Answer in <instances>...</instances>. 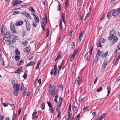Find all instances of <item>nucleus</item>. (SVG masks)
Returning <instances> with one entry per match:
<instances>
[{"mask_svg":"<svg viewBox=\"0 0 120 120\" xmlns=\"http://www.w3.org/2000/svg\"><path fill=\"white\" fill-rule=\"evenodd\" d=\"M120 13V7L116 9H112L108 12L107 14V18L108 19H110L112 16L114 18L116 17V16H118Z\"/></svg>","mask_w":120,"mask_h":120,"instance_id":"1","label":"nucleus"},{"mask_svg":"<svg viewBox=\"0 0 120 120\" xmlns=\"http://www.w3.org/2000/svg\"><path fill=\"white\" fill-rule=\"evenodd\" d=\"M20 85V84H19L16 83L13 86V88L14 89L13 91V93L15 96H17L19 93Z\"/></svg>","mask_w":120,"mask_h":120,"instance_id":"2","label":"nucleus"},{"mask_svg":"<svg viewBox=\"0 0 120 120\" xmlns=\"http://www.w3.org/2000/svg\"><path fill=\"white\" fill-rule=\"evenodd\" d=\"M108 54L107 51L105 52V53H102L99 49L98 50L96 55V56L98 57V56H101V57L104 58L106 57Z\"/></svg>","mask_w":120,"mask_h":120,"instance_id":"3","label":"nucleus"},{"mask_svg":"<svg viewBox=\"0 0 120 120\" xmlns=\"http://www.w3.org/2000/svg\"><path fill=\"white\" fill-rule=\"evenodd\" d=\"M49 95L52 96L54 95L57 92L56 86L53 85L52 87L49 89Z\"/></svg>","mask_w":120,"mask_h":120,"instance_id":"4","label":"nucleus"},{"mask_svg":"<svg viewBox=\"0 0 120 120\" xmlns=\"http://www.w3.org/2000/svg\"><path fill=\"white\" fill-rule=\"evenodd\" d=\"M82 79V77L81 76H79L76 78L75 81L74 85H76L77 87H79L81 82Z\"/></svg>","mask_w":120,"mask_h":120,"instance_id":"5","label":"nucleus"},{"mask_svg":"<svg viewBox=\"0 0 120 120\" xmlns=\"http://www.w3.org/2000/svg\"><path fill=\"white\" fill-rule=\"evenodd\" d=\"M64 15L65 14L63 13H62V16L61 17V19H60V25H59V27L60 28V29L61 30L62 29L61 28V25H62V20H63L64 23H65V21L64 20Z\"/></svg>","mask_w":120,"mask_h":120,"instance_id":"6","label":"nucleus"},{"mask_svg":"<svg viewBox=\"0 0 120 120\" xmlns=\"http://www.w3.org/2000/svg\"><path fill=\"white\" fill-rule=\"evenodd\" d=\"M24 21L26 23V30L28 31H29L30 30V29L31 27L30 23L28 21L27 19H25L24 20Z\"/></svg>","mask_w":120,"mask_h":120,"instance_id":"7","label":"nucleus"},{"mask_svg":"<svg viewBox=\"0 0 120 120\" xmlns=\"http://www.w3.org/2000/svg\"><path fill=\"white\" fill-rule=\"evenodd\" d=\"M10 28L12 32L14 33H15L16 32V30L13 23H12L10 24Z\"/></svg>","mask_w":120,"mask_h":120,"instance_id":"8","label":"nucleus"},{"mask_svg":"<svg viewBox=\"0 0 120 120\" xmlns=\"http://www.w3.org/2000/svg\"><path fill=\"white\" fill-rule=\"evenodd\" d=\"M110 34L109 37L108 38V39L109 40H112L113 37H114V34H115V31L113 30H112L110 32Z\"/></svg>","mask_w":120,"mask_h":120,"instance_id":"9","label":"nucleus"},{"mask_svg":"<svg viewBox=\"0 0 120 120\" xmlns=\"http://www.w3.org/2000/svg\"><path fill=\"white\" fill-rule=\"evenodd\" d=\"M3 34L4 35V36L5 38H11L12 34L11 32H9L4 33Z\"/></svg>","mask_w":120,"mask_h":120,"instance_id":"10","label":"nucleus"},{"mask_svg":"<svg viewBox=\"0 0 120 120\" xmlns=\"http://www.w3.org/2000/svg\"><path fill=\"white\" fill-rule=\"evenodd\" d=\"M18 37L17 36L15 35L12 34L11 38L12 39L11 42L12 44L15 43L16 41V39Z\"/></svg>","mask_w":120,"mask_h":120,"instance_id":"11","label":"nucleus"},{"mask_svg":"<svg viewBox=\"0 0 120 120\" xmlns=\"http://www.w3.org/2000/svg\"><path fill=\"white\" fill-rule=\"evenodd\" d=\"M112 38V44L111 45H114V43L117 42L118 40V38L117 37L115 36L113 37Z\"/></svg>","mask_w":120,"mask_h":120,"instance_id":"12","label":"nucleus"},{"mask_svg":"<svg viewBox=\"0 0 120 120\" xmlns=\"http://www.w3.org/2000/svg\"><path fill=\"white\" fill-rule=\"evenodd\" d=\"M108 64V63L106 61H104L102 65V71L104 72L105 69V68Z\"/></svg>","mask_w":120,"mask_h":120,"instance_id":"13","label":"nucleus"},{"mask_svg":"<svg viewBox=\"0 0 120 120\" xmlns=\"http://www.w3.org/2000/svg\"><path fill=\"white\" fill-rule=\"evenodd\" d=\"M16 23L15 24V25L16 26H20L22 25L23 23V21H19L18 22H15Z\"/></svg>","mask_w":120,"mask_h":120,"instance_id":"14","label":"nucleus"},{"mask_svg":"<svg viewBox=\"0 0 120 120\" xmlns=\"http://www.w3.org/2000/svg\"><path fill=\"white\" fill-rule=\"evenodd\" d=\"M30 49L29 47H27L24 49V50L25 53H29L30 52Z\"/></svg>","mask_w":120,"mask_h":120,"instance_id":"15","label":"nucleus"},{"mask_svg":"<svg viewBox=\"0 0 120 120\" xmlns=\"http://www.w3.org/2000/svg\"><path fill=\"white\" fill-rule=\"evenodd\" d=\"M18 0H13L11 2L12 4L13 5H18Z\"/></svg>","mask_w":120,"mask_h":120,"instance_id":"16","label":"nucleus"},{"mask_svg":"<svg viewBox=\"0 0 120 120\" xmlns=\"http://www.w3.org/2000/svg\"><path fill=\"white\" fill-rule=\"evenodd\" d=\"M38 115L36 112H34L32 114L33 119H34L35 117H37Z\"/></svg>","mask_w":120,"mask_h":120,"instance_id":"17","label":"nucleus"},{"mask_svg":"<svg viewBox=\"0 0 120 120\" xmlns=\"http://www.w3.org/2000/svg\"><path fill=\"white\" fill-rule=\"evenodd\" d=\"M106 114V113H103L101 115V117H100L99 118L97 119L96 120H102L104 118Z\"/></svg>","mask_w":120,"mask_h":120,"instance_id":"18","label":"nucleus"},{"mask_svg":"<svg viewBox=\"0 0 120 120\" xmlns=\"http://www.w3.org/2000/svg\"><path fill=\"white\" fill-rule=\"evenodd\" d=\"M22 67H20L15 71V73H16L19 74L20 71L22 70Z\"/></svg>","mask_w":120,"mask_h":120,"instance_id":"19","label":"nucleus"},{"mask_svg":"<svg viewBox=\"0 0 120 120\" xmlns=\"http://www.w3.org/2000/svg\"><path fill=\"white\" fill-rule=\"evenodd\" d=\"M63 61H64V60L63 59L62 60V62L58 66V69H59V70H58V74H59V71H60L61 69V67L62 66V64H63Z\"/></svg>","mask_w":120,"mask_h":120,"instance_id":"20","label":"nucleus"},{"mask_svg":"<svg viewBox=\"0 0 120 120\" xmlns=\"http://www.w3.org/2000/svg\"><path fill=\"white\" fill-rule=\"evenodd\" d=\"M11 41V40L10 39L9 40L8 39H7L6 42V44L7 45H8L10 44H11L12 42Z\"/></svg>","mask_w":120,"mask_h":120,"instance_id":"21","label":"nucleus"},{"mask_svg":"<svg viewBox=\"0 0 120 120\" xmlns=\"http://www.w3.org/2000/svg\"><path fill=\"white\" fill-rule=\"evenodd\" d=\"M57 65L56 64H55L54 65V75L55 76H56V74H57Z\"/></svg>","mask_w":120,"mask_h":120,"instance_id":"22","label":"nucleus"},{"mask_svg":"<svg viewBox=\"0 0 120 120\" xmlns=\"http://www.w3.org/2000/svg\"><path fill=\"white\" fill-rule=\"evenodd\" d=\"M34 57V54L30 55L29 56H28L27 57V59L30 60H31Z\"/></svg>","mask_w":120,"mask_h":120,"instance_id":"23","label":"nucleus"},{"mask_svg":"<svg viewBox=\"0 0 120 120\" xmlns=\"http://www.w3.org/2000/svg\"><path fill=\"white\" fill-rule=\"evenodd\" d=\"M34 17V18L36 22H37L38 23H39V18L37 16V15L35 16Z\"/></svg>","mask_w":120,"mask_h":120,"instance_id":"24","label":"nucleus"},{"mask_svg":"<svg viewBox=\"0 0 120 120\" xmlns=\"http://www.w3.org/2000/svg\"><path fill=\"white\" fill-rule=\"evenodd\" d=\"M79 50V48L77 49H76L74 51L73 53H72V55L74 56H75L77 54V53L78 52V51Z\"/></svg>","mask_w":120,"mask_h":120,"instance_id":"25","label":"nucleus"},{"mask_svg":"<svg viewBox=\"0 0 120 120\" xmlns=\"http://www.w3.org/2000/svg\"><path fill=\"white\" fill-rule=\"evenodd\" d=\"M83 37V32H82L80 34L79 36V39H80V41L81 42L82 39Z\"/></svg>","mask_w":120,"mask_h":120,"instance_id":"26","label":"nucleus"},{"mask_svg":"<svg viewBox=\"0 0 120 120\" xmlns=\"http://www.w3.org/2000/svg\"><path fill=\"white\" fill-rule=\"evenodd\" d=\"M41 60H40V61L38 62V63L37 65L36 66V70L38 69L39 68V66L40 64L41 63Z\"/></svg>","mask_w":120,"mask_h":120,"instance_id":"27","label":"nucleus"},{"mask_svg":"<svg viewBox=\"0 0 120 120\" xmlns=\"http://www.w3.org/2000/svg\"><path fill=\"white\" fill-rule=\"evenodd\" d=\"M35 62H32L30 61L29 63L28 64L26 65V67H28L29 66H31L32 65H33L34 64Z\"/></svg>","mask_w":120,"mask_h":120,"instance_id":"28","label":"nucleus"},{"mask_svg":"<svg viewBox=\"0 0 120 120\" xmlns=\"http://www.w3.org/2000/svg\"><path fill=\"white\" fill-rule=\"evenodd\" d=\"M15 54L17 55H19L20 54V52L18 49H17L15 51Z\"/></svg>","mask_w":120,"mask_h":120,"instance_id":"29","label":"nucleus"},{"mask_svg":"<svg viewBox=\"0 0 120 120\" xmlns=\"http://www.w3.org/2000/svg\"><path fill=\"white\" fill-rule=\"evenodd\" d=\"M46 19L45 18H43V22L42 21V23H44L46 24H46L47 23V18L46 16Z\"/></svg>","mask_w":120,"mask_h":120,"instance_id":"30","label":"nucleus"},{"mask_svg":"<svg viewBox=\"0 0 120 120\" xmlns=\"http://www.w3.org/2000/svg\"><path fill=\"white\" fill-rule=\"evenodd\" d=\"M58 95L57 94L55 96L54 100L56 103H57L58 102L57 99L58 98Z\"/></svg>","mask_w":120,"mask_h":120,"instance_id":"31","label":"nucleus"},{"mask_svg":"<svg viewBox=\"0 0 120 120\" xmlns=\"http://www.w3.org/2000/svg\"><path fill=\"white\" fill-rule=\"evenodd\" d=\"M20 59V56H19L15 55V60L17 61L19 60Z\"/></svg>","mask_w":120,"mask_h":120,"instance_id":"32","label":"nucleus"},{"mask_svg":"<svg viewBox=\"0 0 120 120\" xmlns=\"http://www.w3.org/2000/svg\"><path fill=\"white\" fill-rule=\"evenodd\" d=\"M98 59V57L96 56L94 59V63L96 64L97 63Z\"/></svg>","mask_w":120,"mask_h":120,"instance_id":"33","label":"nucleus"},{"mask_svg":"<svg viewBox=\"0 0 120 120\" xmlns=\"http://www.w3.org/2000/svg\"><path fill=\"white\" fill-rule=\"evenodd\" d=\"M40 106L42 109H44L45 107V103H42L41 105Z\"/></svg>","mask_w":120,"mask_h":120,"instance_id":"34","label":"nucleus"},{"mask_svg":"<svg viewBox=\"0 0 120 120\" xmlns=\"http://www.w3.org/2000/svg\"><path fill=\"white\" fill-rule=\"evenodd\" d=\"M49 111H50V112L51 113H53L54 112V109L52 107L51 108H49Z\"/></svg>","mask_w":120,"mask_h":120,"instance_id":"35","label":"nucleus"},{"mask_svg":"<svg viewBox=\"0 0 120 120\" xmlns=\"http://www.w3.org/2000/svg\"><path fill=\"white\" fill-rule=\"evenodd\" d=\"M107 90H108V95L109 94L111 91V87L110 86H107Z\"/></svg>","mask_w":120,"mask_h":120,"instance_id":"36","label":"nucleus"},{"mask_svg":"<svg viewBox=\"0 0 120 120\" xmlns=\"http://www.w3.org/2000/svg\"><path fill=\"white\" fill-rule=\"evenodd\" d=\"M71 48H72L73 49H74L75 48V43L74 42H72L71 44Z\"/></svg>","mask_w":120,"mask_h":120,"instance_id":"37","label":"nucleus"},{"mask_svg":"<svg viewBox=\"0 0 120 120\" xmlns=\"http://www.w3.org/2000/svg\"><path fill=\"white\" fill-rule=\"evenodd\" d=\"M27 13V16H26V17L27 18L28 17V18L30 19V20H31L32 18L31 17L30 15V14L29 13Z\"/></svg>","mask_w":120,"mask_h":120,"instance_id":"38","label":"nucleus"},{"mask_svg":"<svg viewBox=\"0 0 120 120\" xmlns=\"http://www.w3.org/2000/svg\"><path fill=\"white\" fill-rule=\"evenodd\" d=\"M97 45L98 47H102V46L100 44V41H98V42L97 43Z\"/></svg>","mask_w":120,"mask_h":120,"instance_id":"39","label":"nucleus"},{"mask_svg":"<svg viewBox=\"0 0 120 120\" xmlns=\"http://www.w3.org/2000/svg\"><path fill=\"white\" fill-rule=\"evenodd\" d=\"M21 87L20 90L21 91H22L24 89V86L23 83H22L21 85Z\"/></svg>","mask_w":120,"mask_h":120,"instance_id":"40","label":"nucleus"},{"mask_svg":"<svg viewBox=\"0 0 120 120\" xmlns=\"http://www.w3.org/2000/svg\"><path fill=\"white\" fill-rule=\"evenodd\" d=\"M83 98L81 96H79V101L80 103L82 101V99Z\"/></svg>","mask_w":120,"mask_h":120,"instance_id":"41","label":"nucleus"},{"mask_svg":"<svg viewBox=\"0 0 120 120\" xmlns=\"http://www.w3.org/2000/svg\"><path fill=\"white\" fill-rule=\"evenodd\" d=\"M28 13L26 11H23V12H22L21 13V14L22 15H25L26 17L27 16V13Z\"/></svg>","mask_w":120,"mask_h":120,"instance_id":"42","label":"nucleus"},{"mask_svg":"<svg viewBox=\"0 0 120 120\" xmlns=\"http://www.w3.org/2000/svg\"><path fill=\"white\" fill-rule=\"evenodd\" d=\"M23 60L22 59L19 62V63H17V65L18 66H20L22 63Z\"/></svg>","mask_w":120,"mask_h":120,"instance_id":"43","label":"nucleus"},{"mask_svg":"<svg viewBox=\"0 0 120 120\" xmlns=\"http://www.w3.org/2000/svg\"><path fill=\"white\" fill-rule=\"evenodd\" d=\"M74 108L75 111V113H76L78 111L79 109L77 107H76V106H74Z\"/></svg>","mask_w":120,"mask_h":120,"instance_id":"44","label":"nucleus"},{"mask_svg":"<svg viewBox=\"0 0 120 120\" xmlns=\"http://www.w3.org/2000/svg\"><path fill=\"white\" fill-rule=\"evenodd\" d=\"M47 32L46 33V35L45 36V38H47L49 36V29L48 28H47Z\"/></svg>","mask_w":120,"mask_h":120,"instance_id":"45","label":"nucleus"},{"mask_svg":"<svg viewBox=\"0 0 120 120\" xmlns=\"http://www.w3.org/2000/svg\"><path fill=\"white\" fill-rule=\"evenodd\" d=\"M47 103L49 107V108H51L52 107V104L50 102H47Z\"/></svg>","mask_w":120,"mask_h":120,"instance_id":"46","label":"nucleus"},{"mask_svg":"<svg viewBox=\"0 0 120 120\" xmlns=\"http://www.w3.org/2000/svg\"><path fill=\"white\" fill-rule=\"evenodd\" d=\"M61 112H58V114L57 115V117L58 118V119H60L61 116Z\"/></svg>","mask_w":120,"mask_h":120,"instance_id":"47","label":"nucleus"},{"mask_svg":"<svg viewBox=\"0 0 120 120\" xmlns=\"http://www.w3.org/2000/svg\"><path fill=\"white\" fill-rule=\"evenodd\" d=\"M29 9L34 12H35L33 8L31 7H29Z\"/></svg>","mask_w":120,"mask_h":120,"instance_id":"48","label":"nucleus"},{"mask_svg":"<svg viewBox=\"0 0 120 120\" xmlns=\"http://www.w3.org/2000/svg\"><path fill=\"white\" fill-rule=\"evenodd\" d=\"M75 56H74L72 55L71 57V58L70 59V61L71 62L73 60L74 58L75 57Z\"/></svg>","mask_w":120,"mask_h":120,"instance_id":"49","label":"nucleus"},{"mask_svg":"<svg viewBox=\"0 0 120 120\" xmlns=\"http://www.w3.org/2000/svg\"><path fill=\"white\" fill-rule=\"evenodd\" d=\"M26 34V31H24L22 32L21 34L24 37L25 36Z\"/></svg>","mask_w":120,"mask_h":120,"instance_id":"50","label":"nucleus"},{"mask_svg":"<svg viewBox=\"0 0 120 120\" xmlns=\"http://www.w3.org/2000/svg\"><path fill=\"white\" fill-rule=\"evenodd\" d=\"M102 87H100L99 88L97 89V91L98 92H100L102 90Z\"/></svg>","mask_w":120,"mask_h":120,"instance_id":"51","label":"nucleus"},{"mask_svg":"<svg viewBox=\"0 0 120 120\" xmlns=\"http://www.w3.org/2000/svg\"><path fill=\"white\" fill-rule=\"evenodd\" d=\"M80 115V114H79L77 115V116L76 117V120H79V118H80V117L79 116Z\"/></svg>","mask_w":120,"mask_h":120,"instance_id":"52","label":"nucleus"},{"mask_svg":"<svg viewBox=\"0 0 120 120\" xmlns=\"http://www.w3.org/2000/svg\"><path fill=\"white\" fill-rule=\"evenodd\" d=\"M27 74L26 73H25L24 74L23 76V77L25 79H26L27 78Z\"/></svg>","mask_w":120,"mask_h":120,"instance_id":"53","label":"nucleus"},{"mask_svg":"<svg viewBox=\"0 0 120 120\" xmlns=\"http://www.w3.org/2000/svg\"><path fill=\"white\" fill-rule=\"evenodd\" d=\"M22 44L23 45H24L25 46H27L28 44V42L27 41H24L23 42Z\"/></svg>","mask_w":120,"mask_h":120,"instance_id":"54","label":"nucleus"},{"mask_svg":"<svg viewBox=\"0 0 120 120\" xmlns=\"http://www.w3.org/2000/svg\"><path fill=\"white\" fill-rule=\"evenodd\" d=\"M36 22H34L33 23V26L35 27H36L37 26V24L36 23Z\"/></svg>","mask_w":120,"mask_h":120,"instance_id":"55","label":"nucleus"},{"mask_svg":"<svg viewBox=\"0 0 120 120\" xmlns=\"http://www.w3.org/2000/svg\"><path fill=\"white\" fill-rule=\"evenodd\" d=\"M19 13V11H16L13 12V15H16Z\"/></svg>","mask_w":120,"mask_h":120,"instance_id":"56","label":"nucleus"},{"mask_svg":"<svg viewBox=\"0 0 120 120\" xmlns=\"http://www.w3.org/2000/svg\"><path fill=\"white\" fill-rule=\"evenodd\" d=\"M26 91H25L24 90L22 94V97H24L26 95Z\"/></svg>","mask_w":120,"mask_h":120,"instance_id":"57","label":"nucleus"},{"mask_svg":"<svg viewBox=\"0 0 120 120\" xmlns=\"http://www.w3.org/2000/svg\"><path fill=\"white\" fill-rule=\"evenodd\" d=\"M60 107L58 105H57L56 107V110H57L58 112H60Z\"/></svg>","mask_w":120,"mask_h":120,"instance_id":"58","label":"nucleus"},{"mask_svg":"<svg viewBox=\"0 0 120 120\" xmlns=\"http://www.w3.org/2000/svg\"><path fill=\"white\" fill-rule=\"evenodd\" d=\"M59 87L61 90H63V86L62 84H60L59 86Z\"/></svg>","mask_w":120,"mask_h":120,"instance_id":"59","label":"nucleus"},{"mask_svg":"<svg viewBox=\"0 0 120 120\" xmlns=\"http://www.w3.org/2000/svg\"><path fill=\"white\" fill-rule=\"evenodd\" d=\"M60 3L58 4V8H59L57 9V10L58 11H59L61 9V8L60 7Z\"/></svg>","mask_w":120,"mask_h":120,"instance_id":"60","label":"nucleus"},{"mask_svg":"<svg viewBox=\"0 0 120 120\" xmlns=\"http://www.w3.org/2000/svg\"><path fill=\"white\" fill-rule=\"evenodd\" d=\"M71 104H70L69 106L68 109V111H71Z\"/></svg>","mask_w":120,"mask_h":120,"instance_id":"61","label":"nucleus"},{"mask_svg":"<svg viewBox=\"0 0 120 120\" xmlns=\"http://www.w3.org/2000/svg\"><path fill=\"white\" fill-rule=\"evenodd\" d=\"M62 55L61 52L60 51L58 53V57H60V56Z\"/></svg>","mask_w":120,"mask_h":120,"instance_id":"62","label":"nucleus"},{"mask_svg":"<svg viewBox=\"0 0 120 120\" xmlns=\"http://www.w3.org/2000/svg\"><path fill=\"white\" fill-rule=\"evenodd\" d=\"M4 116L0 115V120H3L4 119Z\"/></svg>","mask_w":120,"mask_h":120,"instance_id":"63","label":"nucleus"},{"mask_svg":"<svg viewBox=\"0 0 120 120\" xmlns=\"http://www.w3.org/2000/svg\"><path fill=\"white\" fill-rule=\"evenodd\" d=\"M117 54V50L116 49L114 51V55L115 56H116Z\"/></svg>","mask_w":120,"mask_h":120,"instance_id":"64","label":"nucleus"}]
</instances>
